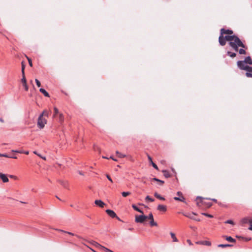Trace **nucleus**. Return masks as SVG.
<instances>
[{"label":"nucleus","instance_id":"obj_27","mask_svg":"<svg viewBox=\"0 0 252 252\" xmlns=\"http://www.w3.org/2000/svg\"><path fill=\"white\" fill-rule=\"evenodd\" d=\"M64 118L62 114H59V121L60 122H63V121Z\"/></svg>","mask_w":252,"mask_h":252},{"label":"nucleus","instance_id":"obj_28","mask_svg":"<svg viewBox=\"0 0 252 252\" xmlns=\"http://www.w3.org/2000/svg\"><path fill=\"white\" fill-rule=\"evenodd\" d=\"M116 153L118 155V156L120 158H125L126 157L125 155L120 153L119 151H116Z\"/></svg>","mask_w":252,"mask_h":252},{"label":"nucleus","instance_id":"obj_2","mask_svg":"<svg viewBox=\"0 0 252 252\" xmlns=\"http://www.w3.org/2000/svg\"><path fill=\"white\" fill-rule=\"evenodd\" d=\"M233 35H225L223 36V34H221L219 38V42L220 45L224 46L226 44V41H228L230 42V41L233 40Z\"/></svg>","mask_w":252,"mask_h":252},{"label":"nucleus","instance_id":"obj_54","mask_svg":"<svg viewBox=\"0 0 252 252\" xmlns=\"http://www.w3.org/2000/svg\"><path fill=\"white\" fill-rule=\"evenodd\" d=\"M187 242L189 245H192V243H191V241L189 239L187 240Z\"/></svg>","mask_w":252,"mask_h":252},{"label":"nucleus","instance_id":"obj_1","mask_svg":"<svg viewBox=\"0 0 252 252\" xmlns=\"http://www.w3.org/2000/svg\"><path fill=\"white\" fill-rule=\"evenodd\" d=\"M233 40L230 41L229 42V45L232 48H233L236 51H238V47H241L244 48H246L245 45L237 36L233 35Z\"/></svg>","mask_w":252,"mask_h":252},{"label":"nucleus","instance_id":"obj_24","mask_svg":"<svg viewBox=\"0 0 252 252\" xmlns=\"http://www.w3.org/2000/svg\"><path fill=\"white\" fill-rule=\"evenodd\" d=\"M227 54L228 56H230L231 58H234L236 56V54L235 53H232L230 51H228L227 53Z\"/></svg>","mask_w":252,"mask_h":252},{"label":"nucleus","instance_id":"obj_43","mask_svg":"<svg viewBox=\"0 0 252 252\" xmlns=\"http://www.w3.org/2000/svg\"><path fill=\"white\" fill-rule=\"evenodd\" d=\"M12 152H13V153H23V151H18V150H12L11 151Z\"/></svg>","mask_w":252,"mask_h":252},{"label":"nucleus","instance_id":"obj_44","mask_svg":"<svg viewBox=\"0 0 252 252\" xmlns=\"http://www.w3.org/2000/svg\"><path fill=\"white\" fill-rule=\"evenodd\" d=\"M23 86H24V88H25V90L26 91H27L28 90V89H29V88H28V85H27V83H26V84H23Z\"/></svg>","mask_w":252,"mask_h":252},{"label":"nucleus","instance_id":"obj_7","mask_svg":"<svg viewBox=\"0 0 252 252\" xmlns=\"http://www.w3.org/2000/svg\"><path fill=\"white\" fill-rule=\"evenodd\" d=\"M148 219L150 220V224L151 226H157V223L154 221L153 215L152 213L148 215Z\"/></svg>","mask_w":252,"mask_h":252},{"label":"nucleus","instance_id":"obj_10","mask_svg":"<svg viewBox=\"0 0 252 252\" xmlns=\"http://www.w3.org/2000/svg\"><path fill=\"white\" fill-rule=\"evenodd\" d=\"M94 203L100 208H103L105 205V203L101 200H95Z\"/></svg>","mask_w":252,"mask_h":252},{"label":"nucleus","instance_id":"obj_38","mask_svg":"<svg viewBox=\"0 0 252 252\" xmlns=\"http://www.w3.org/2000/svg\"><path fill=\"white\" fill-rule=\"evenodd\" d=\"M225 223H228V224H234V222L233 221L231 220H227L226 221H225Z\"/></svg>","mask_w":252,"mask_h":252},{"label":"nucleus","instance_id":"obj_31","mask_svg":"<svg viewBox=\"0 0 252 252\" xmlns=\"http://www.w3.org/2000/svg\"><path fill=\"white\" fill-rule=\"evenodd\" d=\"M245 70H247L248 72L251 73H252V67L248 66L247 68L245 69Z\"/></svg>","mask_w":252,"mask_h":252},{"label":"nucleus","instance_id":"obj_58","mask_svg":"<svg viewBox=\"0 0 252 252\" xmlns=\"http://www.w3.org/2000/svg\"><path fill=\"white\" fill-rule=\"evenodd\" d=\"M109 158H111V159H113V160H114V161H117V159H115V158H113V157H112V156H111V157Z\"/></svg>","mask_w":252,"mask_h":252},{"label":"nucleus","instance_id":"obj_4","mask_svg":"<svg viewBox=\"0 0 252 252\" xmlns=\"http://www.w3.org/2000/svg\"><path fill=\"white\" fill-rule=\"evenodd\" d=\"M147 219L148 217L143 215L136 216L135 221L138 223H143Z\"/></svg>","mask_w":252,"mask_h":252},{"label":"nucleus","instance_id":"obj_21","mask_svg":"<svg viewBox=\"0 0 252 252\" xmlns=\"http://www.w3.org/2000/svg\"><path fill=\"white\" fill-rule=\"evenodd\" d=\"M162 172L163 173V175L164 176V177L165 178H169L170 177V174L169 173V172H168V171L167 170H163L162 171Z\"/></svg>","mask_w":252,"mask_h":252},{"label":"nucleus","instance_id":"obj_61","mask_svg":"<svg viewBox=\"0 0 252 252\" xmlns=\"http://www.w3.org/2000/svg\"><path fill=\"white\" fill-rule=\"evenodd\" d=\"M177 194L178 195L180 196L181 195H182V193L180 191H178L177 192Z\"/></svg>","mask_w":252,"mask_h":252},{"label":"nucleus","instance_id":"obj_22","mask_svg":"<svg viewBox=\"0 0 252 252\" xmlns=\"http://www.w3.org/2000/svg\"><path fill=\"white\" fill-rule=\"evenodd\" d=\"M92 244L94 246H95L97 248H100L101 249H102V247H103L104 246H101V245H100L99 244H98V243L96 242H94V241Z\"/></svg>","mask_w":252,"mask_h":252},{"label":"nucleus","instance_id":"obj_19","mask_svg":"<svg viewBox=\"0 0 252 252\" xmlns=\"http://www.w3.org/2000/svg\"><path fill=\"white\" fill-rule=\"evenodd\" d=\"M154 195L155 197H156L157 198H158L160 200H164L165 199L163 197L161 196L160 195L158 194L157 192H155L154 193Z\"/></svg>","mask_w":252,"mask_h":252},{"label":"nucleus","instance_id":"obj_15","mask_svg":"<svg viewBox=\"0 0 252 252\" xmlns=\"http://www.w3.org/2000/svg\"><path fill=\"white\" fill-rule=\"evenodd\" d=\"M39 91L42 93L44 96H46V97H49V94H48V93L43 88H40L39 89Z\"/></svg>","mask_w":252,"mask_h":252},{"label":"nucleus","instance_id":"obj_50","mask_svg":"<svg viewBox=\"0 0 252 252\" xmlns=\"http://www.w3.org/2000/svg\"><path fill=\"white\" fill-rule=\"evenodd\" d=\"M180 197L179 198V199H180L179 201H182V202H183L184 201L185 198H184V197L183 196H182L181 197Z\"/></svg>","mask_w":252,"mask_h":252},{"label":"nucleus","instance_id":"obj_33","mask_svg":"<svg viewBox=\"0 0 252 252\" xmlns=\"http://www.w3.org/2000/svg\"><path fill=\"white\" fill-rule=\"evenodd\" d=\"M33 153L36 155H37L38 157L41 158L43 159L44 160L46 159V158L45 157H42L40 154L37 153L36 151H34Z\"/></svg>","mask_w":252,"mask_h":252},{"label":"nucleus","instance_id":"obj_20","mask_svg":"<svg viewBox=\"0 0 252 252\" xmlns=\"http://www.w3.org/2000/svg\"><path fill=\"white\" fill-rule=\"evenodd\" d=\"M151 180L158 182L159 183H160V185H162L164 183L163 181L160 180L157 178H154L153 179H151Z\"/></svg>","mask_w":252,"mask_h":252},{"label":"nucleus","instance_id":"obj_18","mask_svg":"<svg viewBox=\"0 0 252 252\" xmlns=\"http://www.w3.org/2000/svg\"><path fill=\"white\" fill-rule=\"evenodd\" d=\"M225 239L227 241L232 243L235 242L236 241L235 239L230 236H226Z\"/></svg>","mask_w":252,"mask_h":252},{"label":"nucleus","instance_id":"obj_62","mask_svg":"<svg viewBox=\"0 0 252 252\" xmlns=\"http://www.w3.org/2000/svg\"><path fill=\"white\" fill-rule=\"evenodd\" d=\"M199 203H201L202 204H205L206 203L204 202L202 200H201V201Z\"/></svg>","mask_w":252,"mask_h":252},{"label":"nucleus","instance_id":"obj_60","mask_svg":"<svg viewBox=\"0 0 252 252\" xmlns=\"http://www.w3.org/2000/svg\"><path fill=\"white\" fill-rule=\"evenodd\" d=\"M78 173L80 175H84V174H83V173L82 172H81L80 171H78Z\"/></svg>","mask_w":252,"mask_h":252},{"label":"nucleus","instance_id":"obj_52","mask_svg":"<svg viewBox=\"0 0 252 252\" xmlns=\"http://www.w3.org/2000/svg\"><path fill=\"white\" fill-rule=\"evenodd\" d=\"M8 158H17V157L16 156H11V155H9V157Z\"/></svg>","mask_w":252,"mask_h":252},{"label":"nucleus","instance_id":"obj_3","mask_svg":"<svg viewBox=\"0 0 252 252\" xmlns=\"http://www.w3.org/2000/svg\"><path fill=\"white\" fill-rule=\"evenodd\" d=\"M46 123L47 120L43 118V117H42V115H40L38 118L37 121L38 127L40 129H42L44 127Z\"/></svg>","mask_w":252,"mask_h":252},{"label":"nucleus","instance_id":"obj_57","mask_svg":"<svg viewBox=\"0 0 252 252\" xmlns=\"http://www.w3.org/2000/svg\"><path fill=\"white\" fill-rule=\"evenodd\" d=\"M179 198H180L179 197H175L174 198V199L175 200H179V199H179Z\"/></svg>","mask_w":252,"mask_h":252},{"label":"nucleus","instance_id":"obj_63","mask_svg":"<svg viewBox=\"0 0 252 252\" xmlns=\"http://www.w3.org/2000/svg\"><path fill=\"white\" fill-rule=\"evenodd\" d=\"M198 198L201 199H203V198H202V197H200V196H197V199H198Z\"/></svg>","mask_w":252,"mask_h":252},{"label":"nucleus","instance_id":"obj_25","mask_svg":"<svg viewBox=\"0 0 252 252\" xmlns=\"http://www.w3.org/2000/svg\"><path fill=\"white\" fill-rule=\"evenodd\" d=\"M54 114L53 115V117L55 118L56 117V116L58 114H59V110H58V108L56 107H54Z\"/></svg>","mask_w":252,"mask_h":252},{"label":"nucleus","instance_id":"obj_36","mask_svg":"<svg viewBox=\"0 0 252 252\" xmlns=\"http://www.w3.org/2000/svg\"><path fill=\"white\" fill-rule=\"evenodd\" d=\"M202 215H204L205 216H206L207 217L210 218H212L213 217V216L212 215H210V214H207V213H202Z\"/></svg>","mask_w":252,"mask_h":252},{"label":"nucleus","instance_id":"obj_13","mask_svg":"<svg viewBox=\"0 0 252 252\" xmlns=\"http://www.w3.org/2000/svg\"><path fill=\"white\" fill-rule=\"evenodd\" d=\"M243 61L247 64H252V60L250 56L247 57Z\"/></svg>","mask_w":252,"mask_h":252},{"label":"nucleus","instance_id":"obj_32","mask_svg":"<svg viewBox=\"0 0 252 252\" xmlns=\"http://www.w3.org/2000/svg\"><path fill=\"white\" fill-rule=\"evenodd\" d=\"M21 82L23 84H26V79L25 78V75H22V78L21 79Z\"/></svg>","mask_w":252,"mask_h":252},{"label":"nucleus","instance_id":"obj_41","mask_svg":"<svg viewBox=\"0 0 252 252\" xmlns=\"http://www.w3.org/2000/svg\"><path fill=\"white\" fill-rule=\"evenodd\" d=\"M0 157H5V158H8L9 155H7L6 154H1V153H0Z\"/></svg>","mask_w":252,"mask_h":252},{"label":"nucleus","instance_id":"obj_8","mask_svg":"<svg viewBox=\"0 0 252 252\" xmlns=\"http://www.w3.org/2000/svg\"><path fill=\"white\" fill-rule=\"evenodd\" d=\"M233 32L232 30H225L224 29L222 28L220 30V33L221 34H227L229 35H232Z\"/></svg>","mask_w":252,"mask_h":252},{"label":"nucleus","instance_id":"obj_45","mask_svg":"<svg viewBox=\"0 0 252 252\" xmlns=\"http://www.w3.org/2000/svg\"><path fill=\"white\" fill-rule=\"evenodd\" d=\"M246 75L248 77H252V73L247 72Z\"/></svg>","mask_w":252,"mask_h":252},{"label":"nucleus","instance_id":"obj_35","mask_svg":"<svg viewBox=\"0 0 252 252\" xmlns=\"http://www.w3.org/2000/svg\"><path fill=\"white\" fill-rule=\"evenodd\" d=\"M239 53L240 54H246V51L245 50H244L243 49H240L239 50Z\"/></svg>","mask_w":252,"mask_h":252},{"label":"nucleus","instance_id":"obj_64","mask_svg":"<svg viewBox=\"0 0 252 252\" xmlns=\"http://www.w3.org/2000/svg\"><path fill=\"white\" fill-rule=\"evenodd\" d=\"M0 122H1V123L3 122V120L1 118H0Z\"/></svg>","mask_w":252,"mask_h":252},{"label":"nucleus","instance_id":"obj_9","mask_svg":"<svg viewBox=\"0 0 252 252\" xmlns=\"http://www.w3.org/2000/svg\"><path fill=\"white\" fill-rule=\"evenodd\" d=\"M0 178L3 183H7L9 181V179L6 175L3 173H0Z\"/></svg>","mask_w":252,"mask_h":252},{"label":"nucleus","instance_id":"obj_53","mask_svg":"<svg viewBox=\"0 0 252 252\" xmlns=\"http://www.w3.org/2000/svg\"><path fill=\"white\" fill-rule=\"evenodd\" d=\"M65 233H67V234H69L70 235H72V236H74L75 235L73 233H72L71 232H70L66 231V232H65Z\"/></svg>","mask_w":252,"mask_h":252},{"label":"nucleus","instance_id":"obj_40","mask_svg":"<svg viewBox=\"0 0 252 252\" xmlns=\"http://www.w3.org/2000/svg\"><path fill=\"white\" fill-rule=\"evenodd\" d=\"M35 82H36V85H37L38 87H40V86H41V84H40V81H39L38 79H35Z\"/></svg>","mask_w":252,"mask_h":252},{"label":"nucleus","instance_id":"obj_23","mask_svg":"<svg viewBox=\"0 0 252 252\" xmlns=\"http://www.w3.org/2000/svg\"><path fill=\"white\" fill-rule=\"evenodd\" d=\"M49 114H50V112H48V111L44 110L43 111V112L40 115H42V117H43V116H45L48 117L49 116Z\"/></svg>","mask_w":252,"mask_h":252},{"label":"nucleus","instance_id":"obj_39","mask_svg":"<svg viewBox=\"0 0 252 252\" xmlns=\"http://www.w3.org/2000/svg\"><path fill=\"white\" fill-rule=\"evenodd\" d=\"M151 164H152V165L153 167L155 169H157V170H158V166H157V165H156L154 162H153V161H152Z\"/></svg>","mask_w":252,"mask_h":252},{"label":"nucleus","instance_id":"obj_16","mask_svg":"<svg viewBox=\"0 0 252 252\" xmlns=\"http://www.w3.org/2000/svg\"><path fill=\"white\" fill-rule=\"evenodd\" d=\"M132 207L133 208V209L134 210L138 211V212H139L140 213L143 214V212L141 209L138 208L135 204H132Z\"/></svg>","mask_w":252,"mask_h":252},{"label":"nucleus","instance_id":"obj_14","mask_svg":"<svg viewBox=\"0 0 252 252\" xmlns=\"http://www.w3.org/2000/svg\"><path fill=\"white\" fill-rule=\"evenodd\" d=\"M59 183L62 185L64 188L68 189V183L66 181H60Z\"/></svg>","mask_w":252,"mask_h":252},{"label":"nucleus","instance_id":"obj_17","mask_svg":"<svg viewBox=\"0 0 252 252\" xmlns=\"http://www.w3.org/2000/svg\"><path fill=\"white\" fill-rule=\"evenodd\" d=\"M170 235H171V238H172L173 239V242H177L178 241V240L177 239V238H176V236H175V234L173 233V232H170Z\"/></svg>","mask_w":252,"mask_h":252},{"label":"nucleus","instance_id":"obj_11","mask_svg":"<svg viewBox=\"0 0 252 252\" xmlns=\"http://www.w3.org/2000/svg\"><path fill=\"white\" fill-rule=\"evenodd\" d=\"M158 210L160 211L165 212L167 210L166 206L163 205H158Z\"/></svg>","mask_w":252,"mask_h":252},{"label":"nucleus","instance_id":"obj_30","mask_svg":"<svg viewBox=\"0 0 252 252\" xmlns=\"http://www.w3.org/2000/svg\"><path fill=\"white\" fill-rule=\"evenodd\" d=\"M145 200L146 201H149L150 202H153L154 201V199L151 197H150L149 195H147L146 197H145Z\"/></svg>","mask_w":252,"mask_h":252},{"label":"nucleus","instance_id":"obj_37","mask_svg":"<svg viewBox=\"0 0 252 252\" xmlns=\"http://www.w3.org/2000/svg\"><path fill=\"white\" fill-rule=\"evenodd\" d=\"M102 250H104L105 251H106V252H113L112 251L108 249V248L105 247H102Z\"/></svg>","mask_w":252,"mask_h":252},{"label":"nucleus","instance_id":"obj_46","mask_svg":"<svg viewBox=\"0 0 252 252\" xmlns=\"http://www.w3.org/2000/svg\"><path fill=\"white\" fill-rule=\"evenodd\" d=\"M250 226L249 229L252 230V219L250 220Z\"/></svg>","mask_w":252,"mask_h":252},{"label":"nucleus","instance_id":"obj_6","mask_svg":"<svg viewBox=\"0 0 252 252\" xmlns=\"http://www.w3.org/2000/svg\"><path fill=\"white\" fill-rule=\"evenodd\" d=\"M106 212L111 218H116L118 220H120L119 218L117 216L116 214L113 210L107 209L106 210Z\"/></svg>","mask_w":252,"mask_h":252},{"label":"nucleus","instance_id":"obj_42","mask_svg":"<svg viewBox=\"0 0 252 252\" xmlns=\"http://www.w3.org/2000/svg\"><path fill=\"white\" fill-rule=\"evenodd\" d=\"M27 59H28V60L29 65H30L31 66H32V60H31V59L29 58L28 57H27Z\"/></svg>","mask_w":252,"mask_h":252},{"label":"nucleus","instance_id":"obj_55","mask_svg":"<svg viewBox=\"0 0 252 252\" xmlns=\"http://www.w3.org/2000/svg\"><path fill=\"white\" fill-rule=\"evenodd\" d=\"M148 159L149 160V161L152 162V158L150 156H148Z\"/></svg>","mask_w":252,"mask_h":252},{"label":"nucleus","instance_id":"obj_5","mask_svg":"<svg viewBox=\"0 0 252 252\" xmlns=\"http://www.w3.org/2000/svg\"><path fill=\"white\" fill-rule=\"evenodd\" d=\"M237 65L238 67L241 70H245L248 67L247 63L243 61H239L237 62Z\"/></svg>","mask_w":252,"mask_h":252},{"label":"nucleus","instance_id":"obj_49","mask_svg":"<svg viewBox=\"0 0 252 252\" xmlns=\"http://www.w3.org/2000/svg\"><path fill=\"white\" fill-rule=\"evenodd\" d=\"M106 177L109 180V181H110L111 182H113L112 179L108 175H106Z\"/></svg>","mask_w":252,"mask_h":252},{"label":"nucleus","instance_id":"obj_12","mask_svg":"<svg viewBox=\"0 0 252 252\" xmlns=\"http://www.w3.org/2000/svg\"><path fill=\"white\" fill-rule=\"evenodd\" d=\"M197 244L205 245L206 246H210L211 243L209 241H197L196 242Z\"/></svg>","mask_w":252,"mask_h":252},{"label":"nucleus","instance_id":"obj_47","mask_svg":"<svg viewBox=\"0 0 252 252\" xmlns=\"http://www.w3.org/2000/svg\"><path fill=\"white\" fill-rule=\"evenodd\" d=\"M24 69H25V66L23 64V65H22V75H25V73H24Z\"/></svg>","mask_w":252,"mask_h":252},{"label":"nucleus","instance_id":"obj_59","mask_svg":"<svg viewBox=\"0 0 252 252\" xmlns=\"http://www.w3.org/2000/svg\"><path fill=\"white\" fill-rule=\"evenodd\" d=\"M56 230L59 231L64 232V233H65V232H66L65 231H64V230H61V229H56Z\"/></svg>","mask_w":252,"mask_h":252},{"label":"nucleus","instance_id":"obj_51","mask_svg":"<svg viewBox=\"0 0 252 252\" xmlns=\"http://www.w3.org/2000/svg\"><path fill=\"white\" fill-rule=\"evenodd\" d=\"M212 204L211 202H208L206 203V205L208 207H210L212 206Z\"/></svg>","mask_w":252,"mask_h":252},{"label":"nucleus","instance_id":"obj_29","mask_svg":"<svg viewBox=\"0 0 252 252\" xmlns=\"http://www.w3.org/2000/svg\"><path fill=\"white\" fill-rule=\"evenodd\" d=\"M232 245L230 244H220L218 245L219 247L225 248L228 247H231Z\"/></svg>","mask_w":252,"mask_h":252},{"label":"nucleus","instance_id":"obj_56","mask_svg":"<svg viewBox=\"0 0 252 252\" xmlns=\"http://www.w3.org/2000/svg\"><path fill=\"white\" fill-rule=\"evenodd\" d=\"M23 153L26 154V155H28L29 154V151H23Z\"/></svg>","mask_w":252,"mask_h":252},{"label":"nucleus","instance_id":"obj_48","mask_svg":"<svg viewBox=\"0 0 252 252\" xmlns=\"http://www.w3.org/2000/svg\"><path fill=\"white\" fill-rule=\"evenodd\" d=\"M9 177L15 180H16L17 179V177L16 176L12 175H9Z\"/></svg>","mask_w":252,"mask_h":252},{"label":"nucleus","instance_id":"obj_34","mask_svg":"<svg viewBox=\"0 0 252 252\" xmlns=\"http://www.w3.org/2000/svg\"><path fill=\"white\" fill-rule=\"evenodd\" d=\"M130 194V192H122V195L123 197H126L127 195H129Z\"/></svg>","mask_w":252,"mask_h":252},{"label":"nucleus","instance_id":"obj_26","mask_svg":"<svg viewBox=\"0 0 252 252\" xmlns=\"http://www.w3.org/2000/svg\"><path fill=\"white\" fill-rule=\"evenodd\" d=\"M184 216L191 219L195 220V219L193 217V216L189 213L183 214Z\"/></svg>","mask_w":252,"mask_h":252}]
</instances>
